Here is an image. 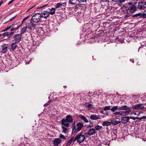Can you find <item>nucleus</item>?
Here are the masks:
<instances>
[{"label": "nucleus", "instance_id": "obj_20", "mask_svg": "<svg viewBox=\"0 0 146 146\" xmlns=\"http://www.w3.org/2000/svg\"><path fill=\"white\" fill-rule=\"evenodd\" d=\"M27 28V26L24 27L21 29L20 31V34H21V35L23 34L26 31Z\"/></svg>", "mask_w": 146, "mask_h": 146}, {"label": "nucleus", "instance_id": "obj_40", "mask_svg": "<svg viewBox=\"0 0 146 146\" xmlns=\"http://www.w3.org/2000/svg\"><path fill=\"white\" fill-rule=\"evenodd\" d=\"M48 5L47 4V5H44L42 6H41V7H37L36 8V9H41L42 8H43V7H45V6H46L47 5Z\"/></svg>", "mask_w": 146, "mask_h": 146}, {"label": "nucleus", "instance_id": "obj_47", "mask_svg": "<svg viewBox=\"0 0 146 146\" xmlns=\"http://www.w3.org/2000/svg\"><path fill=\"white\" fill-rule=\"evenodd\" d=\"M101 1L102 2H109V0H101Z\"/></svg>", "mask_w": 146, "mask_h": 146}, {"label": "nucleus", "instance_id": "obj_31", "mask_svg": "<svg viewBox=\"0 0 146 146\" xmlns=\"http://www.w3.org/2000/svg\"><path fill=\"white\" fill-rule=\"evenodd\" d=\"M11 26H13V27L14 28H15V29L16 30H17L18 29L20 26H19V25H18L17 24H13Z\"/></svg>", "mask_w": 146, "mask_h": 146}, {"label": "nucleus", "instance_id": "obj_4", "mask_svg": "<svg viewBox=\"0 0 146 146\" xmlns=\"http://www.w3.org/2000/svg\"><path fill=\"white\" fill-rule=\"evenodd\" d=\"M78 139L77 143H80L83 142L85 139V136L80 133L78 135H77Z\"/></svg>", "mask_w": 146, "mask_h": 146}, {"label": "nucleus", "instance_id": "obj_34", "mask_svg": "<svg viewBox=\"0 0 146 146\" xmlns=\"http://www.w3.org/2000/svg\"><path fill=\"white\" fill-rule=\"evenodd\" d=\"M127 110H126L124 112V114L125 113L126 114H128V113L131 111V110L129 109V108L128 107Z\"/></svg>", "mask_w": 146, "mask_h": 146}, {"label": "nucleus", "instance_id": "obj_8", "mask_svg": "<svg viewBox=\"0 0 146 146\" xmlns=\"http://www.w3.org/2000/svg\"><path fill=\"white\" fill-rule=\"evenodd\" d=\"M34 23L31 21L30 23L28 24L27 26V28L29 29H31V30L34 29L35 28V25H36L34 24Z\"/></svg>", "mask_w": 146, "mask_h": 146}, {"label": "nucleus", "instance_id": "obj_60", "mask_svg": "<svg viewBox=\"0 0 146 146\" xmlns=\"http://www.w3.org/2000/svg\"><path fill=\"white\" fill-rule=\"evenodd\" d=\"M28 17H29V16H27V17L26 18H24V19L23 21L22 22H23V21H25V19H27Z\"/></svg>", "mask_w": 146, "mask_h": 146}, {"label": "nucleus", "instance_id": "obj_5", "mask_svg": "<svg viewBox=\"0 0 146 146\" xmlns=\"http://www.w3.org/2000/svg\"><path fill=\"white\" fill-rule=\"evenodd\" d=\"M22 36L21 34L15 35L13 37V39L15 42L17 43L19 42L21 40Z\"/></svg>", "mask_w": 146, "mask_h": 146}, {"label": "nucleus", "instance_id": "obj_18", "mask_svg": "<svg viewBox=\"0 0 146 146\" xmlns=\"http://www.w3.org/2000/svg\"><path fill=\"white\" fill-rule=\"evenodd\" d=\"M132 17L134 18H138L139 17H143V13H138L135 14L133 15H132Z\"/></svg>", "mask_w": 146, "mask_h": 146}, {"label": "nucleus", "instance_id": "obj_28", "mask_svg": "<svg viewBox=\"0 0 146 146\" xmlns=\"http://www.w3.org/2000/svg\"><path fill=\"white\" fill-rule=\"evenodd\" d=\"M76 0H69L68 3L70 4H75L76 3Z\"/></svg>", "mask_w": 146, "mask_h": 146}, {"label": "nucleus", "instance_id": "obj_58", "mask_svg": "<svg viewBox=\"0 0 146 146\" xmlns=\"http://www.w3.org/2000/svg\"><path fill=\"white\" fill-rule=\"evenodd\" d=\"M141 118L142 119H146V116H143L142 117H141Z\"/></svg>", "mask_w": 146, "mask_h": 146}, {"label": "nucleus", "instance_id": "obj_42", "mask_svg": "<svg viewBox=\"0 0 146 146\" xmlns=\"http://www.w3.org/2000/svg\"><path fill=\"white\" fill-rule=\"evenodd\" d=\"M130 13H127L125 17H124V18H127L128 17H129L130 16Z\"/></svg>", "mask_w": 146, "mask_h": 146}, {"label": "nucleus", "instance_id": "obj_57", "mask_svg": "<svg viewBox=\"0 0 146 146\" xmlns=\"http://www.w3.org/2000/svg\"><path fill=\"white\" fill-rule=\"evenodd\" d=\"M49 102H48L47 103H46V104H45L44 105V106H47L49 104V103H48Z\"/></svg>", "mask_w": 146, "mask_h": 146}, {"label": "nucleus", "instance_id": "obj_55", "mask_svg": "<svg viewBox=\"0 0 146 146\" xmlns=\"http://www.w3.org/2000/svg\"><path fill=\"white\" fill-rule=\"evenodd\" d=\"M48 98H49V99H51L50 98H51L52 100H53L54 101L55 100V99L54 98H52V97H50V96Z\"/></svg>", "mask_w": 146, "mask_h": 146}, {"label": "nucleus", "instance_id": "obj_17", "mask_svg": "<svg viewBox=\"0 0 146 146\" xmlns=\"http://www.w3.org/2000/svg\"><path fill=\"white\" fill-rule=\"evenodd\" d=\"M136 7L135 5L128 8V10H130L131 13H134L136 11Z\"/></svg>", "mask_w": 146, "mask_h": 146}, {"label": "nucleus", "instance_id": "obj_24", "mask_svg": "<svg viewBox=\"0 0 146 146\" xmlns=\"http://www.w3.org/2000/svg\"><path fill=\"white\" fill-rule=\"evenodd\" d=\"M9 33V32H6L3 33H0V36H7L8 37V33Z\"/></svg>", "mask_w": 146, "mask_h": 146}, {"label": "nucleus", "instance_id": "obj_2", "mask_svg": "<svg viewBox=\"0 0 146 146\" xmlns=\"http://www.w3.org/2000/svg\"><path fill=\"white\" fill-rule=\"evenodd\" d=\"M8 45L7 44H3L0 45V50L1 52L5 53L7 52L8 50Z\"/></svg>", "mask_w": 146, "mask_h": 146}, {"label": "nucleus", "instance_id": "obj_32", "mask_svg": "<svg viewBox=\"0 0 146 146\" xmlns=\"http://www.w3.org/2000/svg\"><path fill=\"white\" fill-rule=\"evenodd\" d=\"M118 107L117 106H114L110 110L112 111L115 112L116 110L117 109L118 110Z\"/></svg>", "mask_w": 146, "mask_h": 146}, {"label": "nucleus", "instance_id": "obj_29", "mask_svg": "<svg viewBox=\"0 0 146 146\" xmlns=\"http://www.w3.org/2000/svg\"><path fill=\"white\" fill-rule=\"evenodd\" d=\"M73 139H74V137H72L70 138V139L68 141V143H67L66 146H68V145H70L71 144Z\"/></svg>", "mask_w": 146, "mask_h": 146}, {"label": "nucleus", "instance_id": "obj_25", "mask_svg": "<svg viewBox=\"0 0 146 146\" xmlns=\"http://www.w3.org/2000/svg\"><path fill=\"white\" fill-rule=\"evenodd\" d=\"M62 132L64 133H66L68 132V130L67 128L66 127L62 126Z\"/></svg>", "mask_w": 146, "mask_h": 146}, {"label": "nucleus", "instance_id": "obj_6", "mask_svg": "<svg viewBox=\"0 0 146 146\" xmlns=\"http://www.w3.org/2000/svg\"><path fill=\"white\" fill-rule=\"evenodd\" d=\"M132 108L133 110H140L144 109V107L143 104H138L136 105L133 106Z\"/></svg>", "mask_w": 146, "mask_h": 146}, {"label": "nucleus", "instance_id": "obj_14", "mask_svg": "<svg viewBox=\"0 0 146 146\" xmlns=\"http://www.w3.org/2000/svg\"><path fill=\"white\" fill-rule=\"evenodd\" d=\"M100 116L99 115H96L95 114H93L91 115L90 117V118L91 119L94 120H97L100 118Z\"/></svg>", "mask_w": 146, "mask_h": 146}, {"label": "nucleus", "instance_id": "obj_33", "mask_svg": "<svg viewBox=\"0 0 146 146\" xmlns=\"http://www.w3.org/2000/svg\"><path fill=\"white\" fill-rule=\"evenodd\" d=\"M111 106H106L104 108V110L105 111L110 110V109Z\"/></svg>", "mask_w": 146, "mask_h": 146}, {"label": "nucleus", "instance_id": "obj_27", "mask_svg": "<svg viewBox=\"0 0 146 146\" xmlns=\"http://www.w3.org/2000/svg\"><path fill=\"white\" fill-rule=\"evenodd\" d=\"M80 118L82 119L85 122L87 123L88 122V119L84 116L82 115L80 117Z\"/></svg>", "mask_w": 146, "mask_h": 146}, {"label": "nucleus", "instance_id": "obj_53", "mask_svg": "<svg viewBox=\"0 0 146 146\" xmlns=\"http://www.w3.org/2000/svg\"><path fill=\"white\" fill-rule=\"evenodd\" d=\"M125 0H119V1L120 3H121L125 1Z\"/></svg>", "mask_w": 146, "mask_h": 146}, {"label": "nucleus", "instance_id": "obj_37", "mask_svg": "<svg viewBox=\"0 0 146 146\" xmlns=\"http://www.w3.org/2000/svg\"><path fill=\"white\" fill-rule=\"evenodd\" d=\"M17 16V15H15V16L12 17V18H11V19H10L7 22H5V23H4V24H6L8 22L10 21H12V20L14 19Z\"/></svg>", "mask_w": 146, "mask_h": 146}, {"label": "nucleus", "instance_id": "obj_35", "mask_svg": "<svg viewBox=\"0 0 146 146\" xmlns=\"http://www.w3.org/2000/svg\"><path fill=\"white\" fill-rule=\"evenodd\" d=\"M14 32L13 31H11V32L8 33V38H9L11 37L14 34Z\"/></svg>", "mask_w": 146, "mask_h": 146}, {"label": "nucleus", "instance_id": "obj_11", "mask_svg": "<svg viewBox=\"0 0 146 146\" xmlns=\"http://www.w3.org/2000/svg\"><path fill=\"white\" fill-rule=\"evenodd\" d=\"M96 133L95 129L93 128L90 129L88 132L85 133V135H92Z\"/></svg>", "mask_w": 146, "mask_h": 146}, {"label": "nucleus", "instance_id": "obj_3", "mask_svg": "<svg viewBox=\"0 0 146 146\" xmlns=\"http://www.w3.org/2000/svg\"><path fill=\"white\" fill-rule=\"evenodd\" d=\"M137 8L142 10L146 8V2L145 1H142L138 3Z\"/></svg>", "mask_w": 146, "mask_h": 146}, {"label": "nucleus", "instance_id": "obj_46", "mask_svg": "<svg viewBox=\"0 0 146 146\" xmlns=\"http://www.w3.org/2000/svg\"><path fill=\"white\" fill-rule=\"evenodd\" d=\"M76 131V129L75 127H74V128L72 129V133H74Z\"/></svg>", "mask_w": 146, "mask_h": 146}, {"label": "nucleus", "instance_id": "obj_62", "mask_svg": "<svg viewBox=\"0 0 146 146\" xmlns=\"http://www.w3.org/2000/svg\"><path fill=\"white\" fill-rule=\"evenodd\" d=\"M89 122H90V124H91L92 125L93 123V122H92L91 121H89Z\"/></svg>", "mask_w": 146, "mask_h": 146}, {"label": "nucleus", "instance_id": "obj_30", "mask_svg": "<svg viewBox=\"0 0 146 146\" xmlns=\"http://www.w3.org/2000/svg\"><path fill=\"white\" fill-rule=\"evenodd\" d=\"M95 131L96 130H99L100 129H101L102 128V126H100L99 125H97L95 127Z\"/></svg>", "mask_w": 146, "mask_h": 146}, {"label": "nucleus", "instance_id": "obj_63", "mask_svg": "<svg viewBox=\"0 0 146 146\" xmlns=\"http://www.w3.org/2000/svg\"><path fill=\"white\" fill-rule=\"evenodd\" d=\"M7 31V30H5V29H4V30H3V31H2L1 32V33H2V32H5V31Z\"/></svg>", "mask_w": 146, "mask_h": 146}, {"label": "nucleus", "instance_id": "obj_19", "mask_svg": "<svg viewBox=\"0 0 146 146\" xmlns=\"http://www.w3.org/2000/svg\"><path fill=\"white\" fill-rule=\"evenodd\" d=\"M138 0H127V1L130 2L128 3L129 5H131L133 4L134 5L136 4Z\"/></svg>", "mask_w": 146, "mask_h": 146}, {"label": "nucleus", "instance_id": "obj_39", "mask_svg": "<svg viewBox=\"0 0 146 146\" xmlns=\"http://www.w3.org/2000/svg\"><path fill=\"white\" fill-rule=\"evenodd\" d=\"M59 137L60 138H63V139H65L66 138L63 135H62V134H60V136H59Z\"/></svg>", "mask_w": 146, "mask_h": 146}, {"label": "nucleus", "instance_id": "obj_51", "mask_svg": "<svg viewBox=\"0 0 146 146\" xmlns=\"http://www.w3.org/2000/svg\"><path fill=\"white\" fill-rule=\"evenodd\" d=\"M119 113V112H116L114 113H113L115 115H119V114H120L119 113Z\"/></svg>", "mask_w": 146, "mask_h": 146}, {"label": "nucleus", "instance_id": "obj_7", "mask_svg": "<svg viewBox=\"0 0 146 146\" xmlns=\"http://www.w3.org/2000/svg\"><path fill=\"white\" fill-rule=\"evenodd\" d=\"M49 13L48 12L46 11H43L41 13H40V15L41 17H43L45 19H46L49 16Z\"/></svg>", "mask_w": 146, "mask_h": 146}, {"label": "nucleus", "instance_id": "obj_43", "mask_svg": "<svg viewBox=\"0 0 146 146\" xmlns=\"http://www.w3.org/2000/svg\"><path fill=\"white\" fill-rule=\"evenodd\" d=\"M60 4H63V5H60V7L61 8H63V7H64L65 5H66V4L65 3H60Z\"/></svg>", "mask_w": 146, "mask_h": 146}, {"label": "nucleus", "instance_id": "obj_41", "mask_svg": "<svg viewBox=\"0 0 146 146\" xmlns=\"http://www.w3.org/2000/svg\"><path fill=\"white\" fill-rule=\"evenodd\" d=\"M79 3H83L86 2V0H78Z\"/></svg>", "mask_w": 146, "mask_h": 146}, {"label": "nucleus", "instance_id": "obj_22", "mask_svg": "<svg viewBox=\"0 0 146 146\" xmlns=\"http://www.w3.org/2000/svg\"><path fill=\"white\" fill-rule=\"evenodd\" d=\"M17 42L13 43L11 45V49L12 50H14L17 47Z\"/></svg>", "mask_w": 146, "mask_h": 146}, {"label": "nucleus", "instance_id": "obj_59", "mask_svg": "<svg viewBox=\"0 0 146 146\" xmlns=\"http://www.w3.org/2000/svg\"><path fill=\"white\" fill-rule=\"evenodd\" d=\"M137 119H138L139 120H141L142 119L141 118V117L140 118V117H137Z\"/></svg>", "mask_w": 146, "mask_h": 146}, {"label": "nucleus", "instance_id": "obj_12", "mask_svg": "<svg viewBox=\"0 0 146 146\" xmlns=\"http://www.w3.org/2000/svg\"><path fill=\"white\" fill-rule=\"evenodd\" d=\"M61 124L66 127H68L69 126V123L68 122L65 120V119L63 118L61 121Z\"/></svg>", "mask_w": 146, "mask_h": 146}, {"label": "nucleus", "instance_id": "obj_13", "mask_svg": "<svg viewBox=\"0 0 146 146\" xmlns=\"http://www.w3.org/2000/svg\"><path fill=\"white\" fill-rule=\"evenodd\" d=\"M129 119V116L123 117L121 118V121L123 123H126L128 121Z\"/></svg>", "mask_w": 146, "mask_h": 146}, {"label": "nucleus", "instance_id": "obj_61", "mask_svg": "<svg viewBox=\"0 0 146 146\" xmlns=\"http://www.w3.org/2000/svg\"><path fill=\"white\" fill-rule=\"evenodd\" d=\"M3 2L2 1H0V6L1 5L3 4Z\"/></svg>", "mask_w": 146, "mask_h": 146}, {"label": "nucleus", "instance_id": "obj_16", "mask_svg": "<svg viewBox=\"0 0 146 146\" xmlns=\"http://www.w3.org/2000/svg\"><path fill=\"white\" fill-rule=\"evenodd\" d=\"M65 119L69 123H71L73 121V119L72 116L70 115H67Z\"/></svg>", "mask_w": 146, "mask_h": 146}, {"label": "nucleus", "instance_id": "obj_50", "mask_svg": "<svg viewBox=\"0 0 146 146\" xmlns=\"http://www.w3.org/2000/svg\"><path fill=\"white\" fill-rule=\"evenodd\" d=\"M143 18H146V14L145 13H143Z\"/></svg>", "mask_w": 146, "mask_h": 146}, {"label": "nucleus", "instance_id": "obj_9", "mask_svg": "<svg viewBox=\"0 0 146 146\" xmlns=\"http://www.w3.org/2000/svg\"><path fill=\"white\" fill-rule=\"evenodd\" d=\"M62 141V140L59 138H56L53 141V144L55 146H57Z\"/></svg>", "mask_w": 146, "mask_h": 146}, {"label": "nucleus", "instance_id": "obj_45", "mask_svg": "<svg viewBox=\"0 0 146 146\" xmlns=\"http://www.w3.org/2000/svg\"><path fill=\"white\" fill-rule=\"evenodd\" d=\"M76 140H77V142L78 139L77 137V136L75 137L74 139H73L72 141L74 142Z\"/></svg>", "mask_w": 146, "mask_h": 146}, {"label": "nucleus", "instance_id": "obj_38", "mask_svg": "<svg viewBox=\"0 0 146 146\" xmlns=\"http://www.w3.org/2000/svg\"><path fill=\"white\" fill-rule=\"evenodd\" d=\"M63 5V4H60V3H58L55 6V8H58L60 7V5Z\"/></svg>", "mask_w": 146, "mask_h": 146}, {"label": "nucleus", "instance_id": "obj_64", "mask_svg": "<svg viewBox=\"0 0 146 146\" xmlns=\"http://www.w3.org/2000/svg\"><path fill=\"white\" fill-rule=\"evenodd\" d=\"M130 61L132 62H133V63H134V61H133V60H132V59H130Z\"/></svg>", "mask_w": 146, "mask_h": 146}, {"label": "nucleus", "instance_id": "obj_36", "mask_svg": "<svg viewBox=\"0 0 146 146\" xmlns=\"http://www.w3.org/2000/svg\"><path fill=\"white\" fill-rule=\"evenodd\" d=\"M93 105L91 104H89L87 106V108L89 110H91L92 108H93Z\"/></svg>", "mask_w": 146, "mask_h": 146}, {"label": "nucleus", "instance_id": "obj_26", "mask_svg": "<svg viewBox=\"0 0 146 146\" xmlns=\"http://www.w3.org/2000/svg\"><path fill=\"white\" fill-rule=\"evenodd\" d=\"M55 11V8H52L50 10V12H48L49 14H50L52 15H53L54 14Z\"/></svg>", "mask_w": 146, "mask_h": 146}, {"label": "nucleus", "instance_id": "obj_56", "mask_svg": "<svg viewBox=\"0 0 146 146\" xmlns=\"http://www.w3.org/2000/svg\"><path fill=\"white\" fill-rule=\"evenodd\" d=\"M100 112L102 114H106V113L105 112H104L103 111H101Z\"/></svg>", "mask_w": 146, "mask_h": 146}, {"label": "nucleus", "instance_id": "obj_49", "mask_svg": "<svg viewBox=\"0 0 146 146\" xmlns=\"http://www.w3.org/2000/svg\"><path fill=\"white\" fill-rule=\"evenodd\" d=\"M11 30H10V31H13L14 30H16L15 28H14L13 27V26H12L11 27Z\"/></svg>", "mask_w": 146, "mask_h": 146}, {"label": "nucleus", "instance_id": "obj_23", "mask_svg": "<svg viewBox=\"0 0 146 146\" xmlns=\"http://www.w3.org/2000/svg\"><path fill=\"white\" fill-rule=\"evenodd\" d=\"M128 107L126 105H124V106H123L121 107H119L118 108V110H126L127 109V108Z\"/></svg>", "mask_w": 146, "mask_h": 146}, {"label": "nucleus", "instance_id": "obj_44", "mask_svg": "<svg viewBox=\"0 0 146 146\" xmlns=\"http://www.w3.org/2000/svg\"><path fill=\"white\" fill-rule=\"evenodd\" d=\"M129 118H130V119H131L133 120H135L137 119V117H135L131 116L130 117H129Z\"/></svg>", "mask_w": 146, "mask_h": 146}, {"label": "nucleus", "instance_id": "obj_48", "mask_svg": "<svg viewBox=\"0 0 146 146\" xmlns=\"http://www.w3.org/2000/svg\"><path fill=\"white\" fill-rule=\"evenodd\" d=\"M11 27H12V26L7 27L6 28H5V30H8L9 29L11 28Z\"/></svg>", "mask_w": 146, "mask_h": 146}, {"label": "nucleus", "instance_id": "obj_15", "mask_svg": "<svg viewBox=\"0 0 146 146\" xmlns=\"http://www.w3.org/2000/svg\"><path fill=\"white\" fill-rule=\"evenodd\" d=\"M120 122L119 119V118H116L115 119H114L111 121V123L112 124L116 125L119 124Z\"/></svg>", "mask_w": 146, "mask_h": 146}, {"label": "nucleus", "instance_id": "obj_21", "mask_svg": "<svg viewBox=\"0 0 146 146\" xmlns=\"http://www.w3.org/2000/svg\"><path fill=\"white\" fill-rule=\"evenodd\" d=\"M111 122L107 121H104L102 123V125L103 126H108L110 125L111 124Z\"/></svg>", "mask_w": 146, "mask_h": 146}, {"label": "nucleus", "instance_id": "obj_1", "mask_svg": "<svg viewBox=\"0 0 146 146\" xmlns=\"http://www.w3.org/2000/svg\"><path fill=\"white\" fill-rule=\"evenodd\" d=\"M40 13H36L34 14L31 19V21L33 22L37 23L40 21V19L41 18Z\"/></svg>", "mask_w": 146, "mask_h": 146}, {"label": "nucleus", "instance_id": "obj_10", "mask_svg": "<svg viewBox=\"0 0 146 146\" xmlns=\"http://www.w3.org/2000/svg\"><path fill=\"white\" fill-rule=\"evenodd\" d=\"M76 126L77 127L76 129V131L77 132L80 131L82 128L83 126V124L79 122L77 124Z\"/></svg>", "mask_w": 146, "mask_h": 146}, {"label": "nucleus", "instance_id": "obj_52", "mask_svg": "<svg viewBox=\"0 0 146 146\" xmlns=\"http://www.w3.org/2000/svg\"><path fill=\"white\" fill-rule=\"evenodd\" d=\"M14 0H11V1H10L9 3H8V5H9L10 4H11L13 2V1H14Z\"/></svg>", "mask_w": 146, "mask_h": 146}, {"label": "nucleus", "instance_id": "obj_54", "mask_svg": "<svg viewBox=\"0 0 146 146\" xmlns=\"http://www.w3.org/2000/svg\"><path fill=\"white\" fill-rule=\"evenodd\" d=\"M119 113L120 114H119V115H122L123 114H124V112H119Z\"/></svg>", "mask_w": 146, "mask_h": 146}]
</instances>
